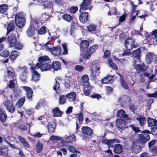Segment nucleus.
I'll list each match as a JSON object with an SVG mask.
<instances>
[{
	"label": "nucleus",
	"instance_id": "nucleus-19",
	"mask_svg": "<svg viewBox=\"0 0 157 157\" xmlns=\"http://www.w3.org/2000/svg\"><path fill=\"white\" fill-rule=\"evenodd\" d=\"M114 152L117 154H120L123 151L122 147L121 145L120 144H116L114 147Z\"/></svg>",
	"mask_w": 157,
	"mask_h": 157
},
{
	"label": "nucleus",
	"instance_id": "nucleus-49",
	"mask_svg": "<svg viewBox=\"0 0 157 157\" xmlns=\"http://www.w3.org/2000/svg\"><path fill=\"white\" fill-rule=\"evenodd\" d=\"M108 63L110 67L114 69L115 70H117L118 69V67L112 61V60L110 59H109L108 60Z\"/></svg>",
	"mask_w": 157,
	"mask_h": 157
},
{
	"label": "nucleus",
	"instance_id": "nucleus-4",
	"mask_svg": "<svg viewBox=\"0 0 157 157\" xmlns=\"http://www.w3.org/2000/svg\"><path fill=\"white\" fill-rule=\"evenodd\" d=\"M81 7L79 10L80 12L82 10V11L87 10H90L92 8L90 4V0H84L81 5Z\"/></svg>",
	"mask_w": 157,
	"mask_h": 157
},
{
	"label": "nucleus",
	"instance_id": "nucleus-29",
	"mask_svg": "<svg viewBox=\"0 0 157 157\" xmlns=\"http://www.w3.org/2000/svg\"><path fill=\"white\" fill-rule=\"evenodd\" d=\"M61 64L59 62L57 61L55 62L52 63V67L55 71H57L60 69Z\"/></svg>",
	"mask_w": 157,
	"mask_h": 157
},
{
	"label": "nucleus",
	"instance_id": "nucleus-45",
	"mask_svg": "<svg viewBox=\"0 0 157 157\" xmlns=\"http://www.w3.org/2000/svg\"><path fill=\"white\" fill-rule=\"evenodd\" d=\"M98 47V45L97 44H94L91 46L88 50L89 53L92 55L94 52Z\"/></svg>",
	"mask_w": 157,
	"mask_h": 157
},
{
	"label": "nucleus",
	"instance_id": "nucleus-37",
	"mask_svg": "<svg viewBox=\"0 0 157 157\" xmlns=\"http://www.w3.org/2000/svg\"><path fill=\"white\" fill-rule=\"evenodd\" d=\"M14 29V25L13 21L10 22L8 24L7 27V34H8L10 32L13 30Z\"/></svg>",
	"mask_w": 157,
	"mask_h": 157
},
{
	"label": "nucleus",
	"instance_id": "nucleus-30",
	"mask_svg": "<svg viewBox=\"0 0 157 157\" xmlns=\"http://www.w3.org/2000/svg\"><path fill=\"white\" fill-rule=\"evenodd\" d=\"M153 60L152 55L151 53H148L146 55V62L148 64L151 63Z\"/></svg>",
	"mask_w": 157,
	"mask_h": 157
},
{
	"label": "nucleus",
	"instance_id": "nucleus-18",
	"mask_svg": "<svg viewBox=\"0 0 157 157\" xmlns=\"http://www.w3.org/2000/svg\"><path fill=\"white\" fill-rule=\"evenodd\" d=\"M56 123L54 122H52L48 123V129L50 133H53L55 130Z\"/></svg>",
	"mask_w": 157,
	"mask_h": 157
},
{
	"label": "nucleus",
	"instance_id": "nucleus-24",
	"mask_svg": "<svg viewBox=\"0 0 157 157\" xmlns=\"http://www.w3.org/2000/svg\"><path fill=\"white\" fill-rule=\"evenodd\" d=\"M18 138L24 146L27 148L29 147L30 145L25 138H23L20 136H18Z\"/></svg>",
	"mask_w": 157,
	"mask_h": 157
},
{
	"label": "nucleus",
	"instance_id": "nucleus-32",
	"mask_svg": "<svg viewBox=\"0 0 157 157\" xmlns=\"http://www.w3.org/2000/svg\"><path fill=\"white\" fill-rule=\"evenodd\" d=\"M75 136L74 135L67 136L65 139L66 143L72 142L75 141Z\"/></svg>",
	"mask_w": 157,
	"mask_h": 157
},
{
	"label": "nucleus",
	"instance_id": "nucleus-62",
	"mask_svg": "<svg viewBox=\"0 0 157 157\" xmlns=\"http://www.w3.org/2000/svg\"><path fill=\"white\" fill-rule=\"evenodd\" d=\"M8 74V77L10 78H12L15 76V74L10 70H8L7 72Z\"/></svg>",
	"mask_w": 157,
	"mask_h": 157
},
{
	"label": "nucleus",
	"instance_id": "nucleus-3",
	"mask_svg": "<svg viewBox=\"0 0 157 157\" xmlns=\"http://www.w3.org/2000/svg\"><path fill=\"white\" fill-rule=\"evenodd\" d=\"M15 19L16 24L17 27L21 28L23 26L25 18L22 13H20L16 14Z\"/></svg>",
	"mask_w": 157,
	"mask_h": 157
},
{
	"label": "nucleus",
	"instance_id": "nucleus-57",
	"mask_svg": "<svg viewBox=\"0 0 157 157\" xmlns=\"http://www.w3.org/2000/svg\"><path fill=\"white\" fill-rule=\"evenodd\" d=\"M144 66V64L142 63H140L136 64L135 66V67L137 70H140L142 69V67Z\"/></svg>",
	"mask_w": 157,
	"mask_h": 157
},
{
	"label": "nucleus",
	"instance_id": "nucleus-8",
	"mask_svg": "<svg viewBox=\"0 0 157 157\" xmlns=\"http://www.w3.org/2000/svg\"><path fill=\"white\" fill-rule=\"evenodd\" d=\"M119 143V140L117 139H114L111 140H104L102 141L103 144H107L109 147H111L112 148L113 147V144Z\"/></svg>",
	"mask_w": 157,
	"mask_h": 157
},
{
	"label": "nucleus",
	"instance_id": "nucleus-27",
	"mask_svg": "<svg viewBox=\"0 0 157 157\" xmlns=\"http://www.w3.org/2000/svg\"><path fill=\"white\" fill-rule=\"evenodd\" d=\"M84 94L86 96H89L90 94L91 87L89 86H83Z\"/></svg>",
	"mask_w": 157,
	"mask_h": 157
},
{
	"label": "nucleus",
	"instance_id": "nucleus-9",
	"mask_svg": "<svg viewBox=\"0 0 157 157\" xmlns=\"http://www.w3.org/2000/svg\"><path fill=\"white\" fill-rule=\"evenodd\" d=\"M141 150L140 146L137 144V143H133L132 145L131 150L134 153L137 154Z\"/></svg>",
	"mask_w": 157,
	"mask_h": 157
},
{
	"label": "nucleus",
	"instance_id": "nucleus-15",
	"mask_svg": "<svg viewBox=\"0 0 157 157\" xmlns=\"http://www.w3.org/2000/svg\"><path fill=\"white\" fill-rule=\"evenodd\" d=\"M22 87L26 91L27 98H31L33 94L32 89L28 86H22Z\"/></svg>",
	"mask_w": 157,
	"mask_h": 157
},
{
	"label": "nucleus",
	"instance_id": "nucleus-14",
	"mask_svg": "<svg viewBox=\"0 0 157 157\" xmlns=\"http://www.w3.org/2000/svg\"><path fill=\"white\" fill-rule=\"evenodd\" d=\"M117 116L125 120H127L128 116L125 111L123 109H120L117 112Z\"/></svg>",
	"mask_w": 157,
	"mask_h": 157
},
{
	"label": "nucleus",
	"instance_id": "nucleus-47",
	"mask_svg": "<svg viewBox=\"0 0 157 157\" xmlns=\"http://www.w3.org/2000/svg\"><path fill=\"white\" fill-rule=\"evenodd\" d=\"M49 60V58L48 57L46 56L40 57L38 59L39 61L41 63H43L48 61Z\"/></svg>",
	"mask_w": 157,
	"mask_h": 157
},
{
	"label": "nucleus",
	"instance_id": "nucleus-28",
	"mask_svg": "<svg viewBox=\"0 0 157 157\" xmlns=\"http://www.w3.org/2000/svg\"><path fill=\"white\" fill-rule=\"evenodd\" d=\"M52 113L54 117H57L60 116L62 113L58 108H56L52 110Z\"/></svg>",
	"mask_w": 157,
	"mask_h": 157
},
{
	"label": "nucleus",
	"instance_id": "nucleus-26",
	"mask_svg": "<svg viewBox=\"0 0 157 157\" xmlns=\"http://www.w3.org/2000/svg\"><path fill=\"white\" fill-rule=\"evenodd\" d=\"M20 71L22 72L20 75V78L22 81H25L27 78V71L24 69H21Z\"/></svg>",
	"mask_w": 157,
	"mask_h": 157
},
{
	"label": "nucleus",
	"instance_id": "nucleus-51",
	"mask_svg": "<svg viewBox=\"0 0 157 157\" xmlns=\"http://www.w3.org/2000/svg\"><path fill=\"white\" fill-rule=\"evenodd\" d=\"M92 72H95L98 71L100 68V66L99 65L95 64L92 65Z\"/></svg>",
	"mask_w": 157,
	"mask_h": 157
},
{
	"label": "nucleus",
	"instance_id": "nucleus-53",
	"mask_svg": "<svg viewBox=\"0 0 157 157\" xmlns=\"http://www.w3.org/2000/svg\"><path fill=\"white\" fill-rule=\"evenodd\" d=\"M62 46L63 49V52L62 53V54L64 55H67L68 54V50L67 48V44L63 43L62 44Z\"/></svg>",
	"mask_w": 157,
	"mask_h": 157
},
{
	"label": "nucleus",
	"instance_id": "nucleus-41",
	"mask_svg": "<svg viewBox=\"0 0 157 157\" xmlns=\"http://www.w3.org/2000/svg\"><path fill=\"white\" fill-rule=\"evenodd\" d=\"M8 149L4 147L0 148V155H6L7 154Z\"/></svg>",
	"mask_w": 157,
	"mask_h": 157
},
{
	"label": "nucleus",
	"instance_id": "nucleus-22",
	"mask_svg": "<svg viewBox=\"0 0 157 157\" xmlns=\"http://www.w3.org/2000/svg\"><path fill=\"white\" fill-rule=\"evenodd\" d=\"M35 33V29L32 26H30V27H29L26 32V34L27 36L30 37L33 36Z\"/></svg>",
	"mask_w": 157,
	"mask_h": 157
},
{
	"label": "nucleus",
	"instance_id": "nucleus-17",
	"mask_svg": "<svg viewBox=\"0 0 157 157\" xmlns=\"http://www.w3.org/2000/svg\"><path fill=\"white\" fill-rule=\"evenodd\" d=\"M91 54L89 53L88 51L85 52L84 53L81 54L80 56V62H82V59H87L90 58L91 56Z\"/></svg>",
	"mask_w": 157,
	"mask_h": 157
},
{
	"label": "nucleus",
	"instance_id": "nucleus-40",
	"mask_svg": "<svg viewBox=\"0 0 157 157\" xmlns=\"http://www.w3.org/2000/svg\"><path fill=\"white\" fill-rule=\"evenodd\" d=\"M8 6L6 4L0 5V13H3L6 11L8 9Z\"/></svg>",
	"mask_w": 157,
	"mask_h": 157
},
{
	"label": "nucleus",
	"instance_id": "nucleus-2",
	"mask_svg": "<svg viewBox=\"0 0 157 157\" xmlns=\"http://www.w3.org/2000/svg\"><path fill=\"white\" fill-rule=\"evenodd\" d=\"M44 47L46 50L49 51L55 56H58L62 54V48L60 47L49 48V46H45Z\"/></svg>",
	"mask_w": 157,
	"mask_h": 157
},
{
	"label": "nucleus",
	"instance_id": "nucleus-60",
	"mask_svg": "<svg viewBox=\"0 0 157 157\" xmlns=\"http://www.w3.org/2000/svg\"><path fill=\"white\" fill-rule=\"evenodd\" d=\"M110 52L108 50H105L104 52V55L103 57L104 59L108 58L109 57L110 55Z\"/></svg>",
	"mask_w": 157,
	"mask_h": 157
},
{
	"label": "nucleus",
	"instance_id": "nucleus-36",
	"mask_svg": "<svg viewBox=\"0 0 157 157\" xmlns=\"http://www.w3.org/2000/svg\"><path fill=\"white\" fill-rule=\"evenodd\" d=\"M43 148V145L40 143V141H38L36 145L37 152L40 153L42 151Z\"/></svg>",
	"mask_w": 157,
	"mask_h": 157
},
{
	"label": "nucleus",
	"instance_id": "nucleus-11",
	"mask_svg": "<svg viewBox=\"0 0 157 157\" xmlns=\"http://www.w3.org/2000/svg\"><path fill=\"white\" fill-rule=\"evenodd\" d=\"M66 97L69 101L72 102L76 99V94L74 92H71L67 94Z\"/></svg>",
	"mask_w": 157,
	"mask_h": 157
},
{
	"label": "nucleus",
	"instance_id": "nucleus-42",
	"mask_svg": "<svg viewBox=\"0 0 157 157\" xmlns=\"http://www.w3.org/2000/svg\"><path fill=\"white\" fill-rule=\"evenodd\" d=\"M96 26L93 24H90L87 27V30L90 32L94 31L96 28Z\"/></svg>",
	"mask_w": 157,
	"mask_h": 157
},
{
	"label": "nucleus",
	"instance_id": "nucleus-13",
	"mask_svg": "<svg viewBox=\"0 0 157 157\" xmlns=\"http://www.w3.org/2000/svg\"><path fill=\"white\" fill-rule=\"evenodd\" d=\"M20 90L18 88H16L13 90V92L11 95V98L12 100H16L20 94Z\"/></svg>",
	"mask_w": 157,
	"mask_h": 157
},
{
	"label": "nucleus",
	"instance_id": "nucleus-10",
	"mask_svg": "<svg viewBox=\"0 0 157 157\" xmlns=\"http://www.w3.org/2000/svg\"><path fill=\"white\" fill-rule=\"evenodd\" d=\"M88 80L89 78L87 75H85L82 77L81 79V84L83 86H87L89 85Z\"/></svg>",
	"mask_w": 157,
	"mask_h": 157
},
{
	"label": "nucleus",
	"instance_id": "nucleus-31",
	"mask_svg": "<svg viewBox=\"0 0 157 157\" xmlns=\"http://www.w3.org/2000/svg\"><path fill=\"white\" fill-rule=\"evenodd\" d=\"M19 55V53L18 51L16 50L13 51L10 55V59L11 60H14Z\"/></svg>",
	"mask_w": 157,
	"mask_h": 157
},
{
	"label": "nucleus",
	"instance_id": "nucleus-50",
	"mask_svg": "<svg viewBox=\"0 0 157 157\" xmlns=\"http://www.w3.org/2000/svg\"><path fill=\"white\" fill-rule=\"evenodd\" d=\"M57 79L59 80L60 78L59 77H57L56 79V83L54 84L53 86V89L55 90H58L59 87V82L57 81Z\"/></svg>",
	"mask_w": 157,
	"mask_h": 157
},
{
	"label": "nucleus",
	"instance_id": "nucleus-43",
	"mask_svg": "<svg viewBox=\"0 0 157 157\" xmlns=\"http://www.w3.org/2000/svg\"><path fill=\"white\" fill-rule=\"evenodd\" d=\"M25 100V99L24 98H21L17 102L16 105V107L17 108H19L21 107L23 105Z\"/></svg>",
	"mask_w": 157,
	"mask_h": 157
},
{
	"label": "nucleus",
	"instance_id": "nucleus-64",
	"mask_svg": "<svg viewBox=\"0 0 157 157\" xmlns=\"http://www.w3.org/2000/svg\"><path fill=\"white\" fill-rule=\"evenodd\" d=\"M9 55V52L8 51H4L1 53V55L4 58H6L8 57Z\"/></svg>",
	"mask_w": 157,
	"mask_h": 157
},
{
	"label": "nucleus",
	"instance_id": "nucleus-59",
	"mask_svg": "<svg viewBox=\"0 0 157 157\" xmlns=\"http://www.w3.org/2000/svg\"><path fill=\"white\" fill-rule=\"evenodd\" d=\"M41 66V64L39 63H37L34 67H31V69L32 71H33V70L36 71V70L40 68Z\"/></svg>",
	"mask_w": 157,
	"mask_h": 157
},
{
	"label": "nucleus",
	"instance_id": "nucleus-54",
	"mask_svg": "<svg viewBox=\"0 0 157 157\" xmlns=\"http://www.w3.org/2000/svg\"><path fill=\"white\" fill-rule=\"evenodd\" d=\"M121 84L122 86L124 89H128V84L123 80V79L121 80Z\"/></svg>",
	"mask_w": 157,
	"mask_h": 157
},
{
	"label": "nucleus",
	"instance_id": "nucleus-63",
	"mask_svg": "<svg viewBox=\"0 0 157 157\" xmlns=\"http://www.w3.org/2000/svg\"><path fill=\"white\" fill-rule=\"evenodd\" d=\"M78 10V7H71L70 8V10L71 12L72 13H75Z\"/></svg>",
	"mask_w": 157,
	"mask_h": 157
},
{
	"label": "nucleus",
	"instance_id": "nucleus-7",
	"mask_svg": "<svg viewBox=\"0 0 157 157\" xmlns=\"http://www.w3.org/2000/svg\"><path fill=\"white\" fill-rule=\"evenodd\" d=\"M116 125L120 130H123L127 127L125 122L122 119L117 120L116 121Z\"/></svg>",
	"mask_w": 157,
	"mask_h": 157
},
{
	"label": "nucleus",
	"instance_id": "nucleus-44",
	"mask_svg": "<svg viewBox=\"0 0 157 157\" xmlns=\"http://www.w3.org/2000/svg\"><path fill=\"white\" fill-rule=\"evenodd\" d=\"M113 77L112 76H107L102 80V82L103 84H105L109 82L112 79Z\"/></svg>",
	"mask_w": 157,
	"mask_h": 157
},
{
	"label": "nucleus",
	"instance_id": "nucleus-5",
	"mask_svg": "<svg viewBox=\"0 0 157 157\" xmlns=\"http://www.w3.org/2000/svg\"><path fill=\"white\" fill-rule=\"evenodd\" d=\"M135 41L132 39L128 38L125 41L124 44L126 49L130 51L132 49L133 47H135L134 45Z\"/></svg>",
	"mask_w": 157,
	"mask_h": 157
},
{
	"label": "nucleus",
	"instance_id": "nucleus-23",
	"mask_svg": "<svg viewBox=\"0 0 157 157\" xmlns=\"http://www.w3.org/2000/svg\"><path fill=\"white\" fill-rule=\"evenodd\" d=\"M140 51L139 48L136 49L133 52V56L139 60L138 62H141V60L140 59Z\"/></svg>",
	"mask_w": 157,
	"mask_h": 157
},
{
	"label": "nucleus",
	"instance_id": "nucleus-34",
	"mask_svg": "<svg viewBox=\"0 0 157 157\" xmlns=\"http://www.w3.org/2000/svg\"><path fill=\"white\" fill-rule=\"evenodd\" d=\"M115 59L121 63L123 65L125 66L128 64V61L124 59H119L115 56H114Z\"/></svg>",
	"mask_w": 157,
	"mask_h": 157
},
{
	"label": "nucleus",
	"instance_id": "nucleus-39",
	"mask_svg": "<svg viewBox=\"0 0 157 157\" xmlns=\"http://www.w3.org/2000/svg\"><path fill=\"white\" fill-rule=\"evenodd\" d=\"M136 119L139 121L141 126H143L146 122L145 118L143 116H140Z\"/></svg>",
	"mask_w": 157,
	"mask_h": 157
},
{
	"label": "nucleus",
	"instance_id": "nucleus-55",
	"mask_svg": "<svg viewBox=\"0 0 157 157\" xmlns=\"http://www.w3.org/2000/svg\"><path fill=\"white\" fill-rule=\"evenodd\" d=\"M14 46L16 49L19 50L21 49L23 47V45L19 42L16 43Z\"/></svg>",
	"mask_w": 157,
	"mask_h": 157
},
{
	"label": "nucleus",
	"instance_id": "nucleus-35",
	"mask_svg": "<svg viewBox=\"0 0 157 157\" xmlns=\"http://www.w3.org/2000/svg\"><path fill=\"white\" fill-rule=\"evenodd\" d=\"M7 110L11 113H13L14 110V108L11 103H9L8 104L5 103Z\"/></svg>",
	"mask_w": 157,
	"mask_h": 157
},
{
	"label": "nucleus",
	"instance_id": "nucleus-48",
	"mask_svg": "<svg viewBox=\"0 0 157 157\" xmlns=\"http://www.w3.org/2000/svg\"><path fill=\"white\" fill-rule=\"evenodd\" d=\"M66 95H64L61 96L59 98V102L60 104H63L66 102Z\"/></svg>",
	"mask_w": 157,
	"mask_h": 157
},
{
	"label": "nucleus",
	"instance_id": "nucleus-61",
	"mask_svg": "<svg viewBox=\"0 0 157 157\" xmlns=\"http://www.w3.org/2000/svg\"><path fill=\"white\" fill-rule=\"evenodd\" d=\"M84 67L81 65H76L75 67V69L79 72L82 71Z\"/></svg>",
	"mask_w": 157,
	"mask_h": 157
},
{
	"label": "nucleus",
	"instance_id": "nucleus-1",
	"mask_svg": "<svg viewBox=\"0 0 157 157\" xmlns=\"http://www.w3.org/2000/svg\"><path fill=\"white\" fill-rule=\"evenodd\" d=\"M150 132L148 130L144 131L142 132V133L139 134V138L137 141L140 143H145L148 141L150 139V136L148 134Z\"/></svg>",
	"mask_w": 157,
	"mask_h": 157
},
{
	"label": "nucleus",
	"instance_id": "nucleus-20",
	"mask_svg": "<svg viewBox=\"0 0 157 157\" xmlns=\"http://www.w3.org/2000/svg\"><path fill=\"white\" fill-rule=\"evenodd\" d=\"M33 80L35 82H37L39 80L40 76V75L36 71L33 70L32 71Z\"/></svg>",
	"mask_w": 157,
	"mask_h": 157
},
{
	"label": "nucleus",
	"instance_id": "nucleus-12",
	"mask_svg": "<svg viewBox=\"0 0 157 157\" xmlns=\"http://www.w3.org/2000/svg\"><path fill=\"white\" fill-rule=\"evenodd\" d=\"M88 13L84 12L82 13L79 16V20L82 22L86 21L88 19Z\"/></svg>",
	"mask_w": 157,
	"mask_h": 157
},
{
	"label": "nucleus",
	"instance_id": "nucleus-25",
	"mask_svg": "<svg viewBox=\"0 0 157 157\" xmlns=\"http://www.w3.org/2000/svg\"><path fill=\"white\" fill-rule=\"evenodd\" d=\"M89 45V42L86 40H83L82 41L80 44V47L81 49L84 50L85 48H87Z\"/></svg>",
	"mask_w": 157,
	"mask_h": 157
},
{
	"label": "nucleus",
	"instance_id": "nucleus-46",
	"mask_svg": "<svg viewBox=\"0 0 157 157\" xmlns=\"http://www.w3.org/2000/svg\"><path fill=\"white\" fill-rule=\"evenodd\" d=\"M72 17L69 14H64L63 16V19L68 22L71 21L72 19Z\"/></svg>",
	"mask_w": 157,
	"mask_h": 157
},
{
	"label": "nucleus",
	"instance_id": "nucleus-58",
	"mask_svg": "<svg viewBox=\"0 0 157 157\" xmlns=\"http://www.w3.org/2000/svg\"><path fill=\"white\" fill-rule=\"evenodd\" d=\"M61 137L59 136H50L49 139L51 140L56 141L57 140H59L61 139Z\"/></svg>",
	"mask_w": 157,
	"mask_h": 157
},
{
	"label": "nucleus",
	"instance_id": "nucleus-6",
	"mask_svg": "<svg viewBox=\"0 0 157 157\" xmlns=\"http://www.w3.org/2000/svg\"><path fill=\"white\" fill-rule=\"evenodd\" d=\"M7 40L10 47H14L17 41V38L14 34H11L9 35L7 38Z\"/></svg>",
	"mask_w": 157,
	"mask_h": 157
},
{
	"label": "nucleus",
	"instance_id": "nucleus-21",
	"mask_svg": "<svg viewBox=\"0 0 157 157\" xmlns=\"http://www.w3.org/2000/svg\"><path fill=\"white\" fill-rule=\"evenodd\" d=\"M147 123L149 127L157 126V121L154 119L149 117L147 119Z\"/></svg>",
	"mask_w": 157,
	"mask_h": 157
},
{
	"label": "nucleus",
	"instance_id": "nucleus-56",
	"mask_svg": "<svg viewBox=\"0 0 157 157\" xmlns=\"http://www.w3.org/2000/svg\"><path fill=\"white\" fill-rule=\"evenodd\" d=\"M46 30L45 27H41L38 31V33L39 34H44L46 32Z\"/></svg>",
	"mask_w": 157,
	"mask_h": 157
},
{
	"label": "nucleus",
	"instance_id": "nucleus-38",
	"mask_svg": "<svg viewBox=\"0 0 157 157\" xmlns=\"http://www.w3.org/2000/svg\"><path fill=\"white\" fill-rule=\"evenodd\" d=\"M7 116L3 112L1 109H0V120L3 122H5Z\"/></svg>",
	"mask_w": 157,
	"mask_h": 157
},
{
	"label": "nucleus",
	"instance_id": "nucleus-33",
	"mask_svg": "<svg viewBox=\"0 0 157 157\" xmlns=\"http://www.w3.org/2000/svg\"><path fill=\"white\" fill-rule=\"evenodd\" d=\"M51 68V65L47 63L42 65L41 64L40 70L42 71H46Z\"/></svg>",
	"mask_w": 157,
	"mask_h": 157
},
{
	"label": "nucleus",
	"instance_id": "nucleus-16",
	"mask_svg": "<svg viewBox=\"0 0 157 157\" xmlns=\"http://www.w3.org/2000/svg\"><path fill=\"white\" fill-rule=\"evenodd\" d=\"M82 132L86 135H91L92 133V131L91 129L89 127L87 126H85L82 128Z\"/></svg>",
	"mask_w": 157,
	"mask_h": 157
},
{
	"label": "nucleus",
	"instance_id": "nucleus-52",
	"mask_svg": "<svg viewBox=\"0 0 157 157\" xmlns=\"http://www.w3.org/2000/svg\"><path fill=\"white\" fill-rule=\"evenodd\" d=\"M150 152L152 153V155L156 154L157 152V146H153L150 148Z\"/></svg>",
	"mask_w": 157,
	"mask_h": 157
}]
</instances>
